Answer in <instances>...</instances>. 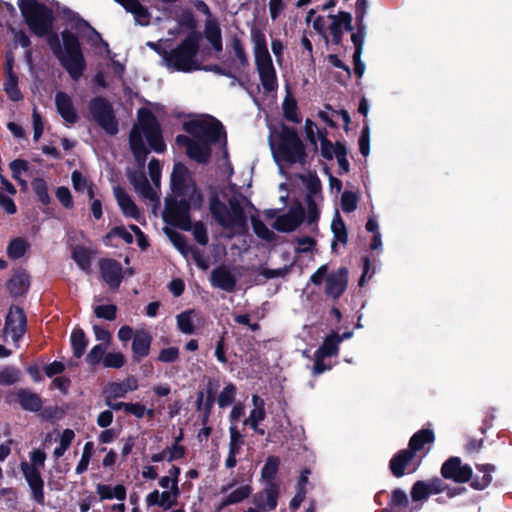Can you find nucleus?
Wrapping results in <instances>:
<instances>
[{
    "mask_svg": "<svg viewBox=\"0 0 512 512\" xmlns=\"http://www.w3.org/2000/svg\"><path fill=\"white\" fill-rule=\"evenodd\" d=\"M184 130L190 135H178L176 143L186 149L192 160L205 163L211 155V144L225 140L222 124L211 116H197L184 122Z\"/></svg>",
    "mask_w": 512,
    "mask_h": 512,
    "instance_id": "obj_1",
    "label": "nucleus"
},
{
    "mask_svg": "<svg viewBox=\"0 0 512 512\" xmlns=\"http://www.w3.org/2000/svg\"><path fill=\"white\" fill-rule=\"evenodd\" d=\"M147 144L158 153L165 149L156 118L148 109L142 108L138 111V123L130 133V147L140 165H143L148 154Z\"/></svg>",
    "mask_w": 512,
    "mask_h": 512,
    "instance_id": "obj_2",
    "label": "nucleus"
},
{
    "mask_svg": "<svg viewBox=\"0 0 512 512\" xmlns=\"http://www.w3.org/2000/svg\"><path fill=\"white\" fill-rule=\"evenodd\" d=\"M169 40L160 39L157 42H147L146 45L157 52L161 57V65L171 71L191 72L199 68L196 60L198 52V39L188 36L179 46L167 51Z\"/></svg>",
    "mask_w": 512,
    "mask_h": 512,
    "instance_id": "obj_3",
    "label": "nucleus"
},
{
    "mask_svg": "<svg viewBox=\"0 0 512 512\" xmlns=\"http://www.w3.org/2000/svg\"><path fill=\"white\" fill-rule=\"evenodd\" d=\"M269 146L275 162L282 167L284 164H305V146L294 129L282 127L269 136Z\"/></svg>",
    "mask_w": 512,
    "mask_h": 512,
    "instance_id": "obj_4",
    "label": "nucleus"
},
{
    "mask_svg": "<svg viewBox=\"0 0 512 512\" xmlns=\"http://www.w3.org/2000/svg\"><path fill=\"white\" fill-rule=\"evenodd\" d=\"M181 470L179 467L172 465L167 475L161 476L158 479V485L162 489H154L145 497L147 507H157L163 511H168L173 508L181 494L179 488V476Z\"/></svg>",
    "mask_w": 512,
    "mask_h": 512,
    "instance_id": "obj_5",
    "label": "nucleus"
},
{
    "mask_svg": "<svg viewBox=\"0 0 512 512\" xmlns=\"http://www.w3.org/2000/svg\"><path fill=\"white\" fill-rule=\"evenodd\" d=\"M251 41L255 64L263 88L266 91H273L277 88V75L271 55L268 51L266 36L263 31L257 28L251 30Z\"/></svg>",
    "mask_w": 512,
    "mask_h": 512,
    "instance_id": "obj_6",
    "label": "nucleus"
},
{
    "mask_svg": "<svg viewBox=\"0 0 512 512\" xmlns=\"http://www.w3.org/2000/svg\"><path fill=\"white\" fill-rule=\"evenodd\" d=\"M18 6L21 14L30 28L37 36L46 35L52 26V11L37 0H19Z\"/></svg>",
    "mask_w": 512,
    "mask_h": 512,
    "instance_id": "obj_7",
    "label": "nucleus"
},
{
    "mask_svg": "<svg viewBox=\"0 0 512 512\" xmlns=\"http://www.w3.org/2000/svg\"><path fill=\"white\" fill-rule=\"evenodd\" d=\"M63 51L59 52V59L69 75L78 80L85 69V61L82 55L77 37L69 32L62 33Z\"/></svg>",
    "mask_w": 512,
    "mask_h": 512,
    "instance_id": "obj_8",
    "label": "nucleus"
},
{
    "mask_svg": "<svg viewBox=\"0 0 512 512\" xmlns=\"http://www.w3.org/2000/svg\"><path fill=\"white\" fill-rule=\"evenodd\" d=\"M210 210L217 222L227 231L231 237L235 233L241 232L245 225V216L238 205L230 203V209L217 199L210 202Z\"/></svg>",
    "mask_w": 512,
    "mask_h": 512,
    "instance_id": "obj_9",
    "label": "nucleus"
},
{
    "mask_svg": "<svg viewBox=\"0 0 512 512\" xmlns=\"http://www.w3.org/2000/svg\"><path fill=\"white\" fill-rule=\"evenodd\" d=\"M90 113L96 121L108 134L118 132V123L115 119L112 106L103 98H95L89 105Z\"/></svg>",
    "mask_w": 512,
    "mask_h": 512,
    "instance_id": "obj_10",
    "label": "nucleus"
},
{
    "mask_svg": "<svg viewBox=\"0 0 512 512\" xmlns=\"http://www.w3.org/2000/svg\"><path fill=\"white\" fill-rule=\"evenodd\" d=\"M178 205H172L167 208L166 217L176 226L183 230L190 229L189 208L197 207L201 204L200 195H189L181 197Z\"/></svg>",
    "mask_w": 512,
    "mask_h": 512,
    "instance_id": "obj_11",
    "label": "nucleus"
},
{
    "mask_svg": "<svg viewBox=\"0 0 512 512\" xmlns=\"http://www.w3.org/2000/svg\"><path fill=\"white\" fill-rule=\"evenodd\" d=\"M26 331V317L23 310L17 306L11 307L6 317L4 336L11 338L17 344Z\"/></svg>",
    "mask_w": 512,
    "mask_h": 512,
    "instance_id": "obj_12",
    "label": "nucleus"
},
{
    "mask_svg": "<svg viewBox=\"0 0 512 512\" xmlns=\"http://www.w3.org/2000/svg\"><path fill=\"white\" fill-rule=\"evenodd\" d=\"M171 185L173 191L180 197L200 195L190 180L187 168L181 163L174 165L171 174Z\"/></svg>",
    "mask_w": 512,
    "mask_h": 512,
    "instance_id": "obj_13",
    "label": "nucleus"
},
{
    "mask_svg": "<svg viewBox=\"0 0 512 512\" xmlns=\"http://www.w3.org/2000/svg\"><path fill=\"white\" fill-rule=\"evenodd\" d=\"M304 219V209L300 205L292 206L286 213L276 217L272 226L280 232L294 231Z\"/></svg>",
    "mask_w": 512,
    "mask_h": 512,
    "instance_id": "obj_14",
    "label": "nucleus"
},
{
    "mask_svg": "<svg viewBox=\"0 0 512 512\" xmlns=\"http://www.w3.org/2000/svg\"><path fill=\"white\" fill-rule=\"evenodd\" d=\"M441 473L446 479L465 483L471 479L472 469L468 465H463L460 458L452 457L443 464Z\"/></svg>",
    "mask_w": 512,
    "mask_h": 512,
    "instance_id": "obj_15",
    "label": "nucleus"
},
{
    "mask_svg": "<svg viewBox=\"0 0 512 512\" xmlns=\"http://www.w3.org/2000/svg\"><path fill=\"white\" fill-rule=\"evenodd\" d=\"M300 179L308 190V213L311 221L317 217L316 200L312 197L321 198V181L314 173L308 172L300 175Z\"/></svg>",
    "mask_w": 512,
    "mask_h": 512,
    "instance_id": "obj_16",
    "label": "nucleus"
},
{
    "mask_svg": "<svg viewBox=\"0 0 512 512\" xmlns=\"http://www.w3.org/2000/svg\"><path fill=\"white\" fill-rule=\"evenodd\" d=\"M21 470L30 487L33 499L38 503L44 501V482L40 474V469L35 466H28L27 462L21 464Z\"/></svg>",
    "mask_w": 512,
    "mask_h": 512,
    "instance_id": "obj_17",
    "label": "nucleus"
},
{
    "mask_svg": "<svg viewBox=\"0 0 512 512\" xmlns=\"http://www.w3.org/2000/svg\"><path fill=\"white\" fill-rule=\"evenodd\" d=\"M102 279L111 289H117L123 278L122 266L113 259H102L99 262Z\"/></svg>",
    "mask_w": 512,
    "mask_h": 512,
    "instance_id": "obj_18",
    "label": "nucleus"
},
{
    "mask_svg": "<svg viewBox=\"0 0 512 512\" xmlns=\"http://www.w3.org/2000/svg\"><path fill=\"white\" fill-rule=\"evenodd\" d=\"M252 409L243 424L249 426L255 433L264 435L265 430L260 427V423L266 418L265 401L258 395H252Z\"/></svg>",
    "mask_w": 512,
    "mask_h": 512,
    "instance_id": "obj_19",
    "label": "nucleus"
},
{
    "mask_svg": "<svg viewBox=\"0 0 512 512\" xmlns=\"http://www.w3.org/2000/svg\"><path fill=\"white\" fill-rule=\"evenodd\" d=\"M352 17L349 13L340 12L337 15L328 16L327 34L332 37L335 44H339L343 34V28L352 30Z\"/></svg>",
    "mask_w": 512,
    "mask_h": 512,
    "instance_id": "obj_20",
    "label": "nucleus"
},
{
    "mask_svg": "<svg viewBox=\"0 0 512 512\" xmlns=\"http://www.w3.org/2000/svg\"><path fill=\"white\" fill-rule=\"evenodd\" d=\"M210 282L213 287L232 292L236 286L237 278L232 269L227 266H220L211 272Z\"/></svg>",
    "mask_w": 512,
    "mask_h": 512,
    "instance_id": "obj_21",
    "label": "nucleus"
},
{
    "mask_svg": "<svg viewBox=\"0 0 512 512\" xmlns=\"http://www.w3.org/2000/svg\"><path fill=\"white\" fill-rule=\"evenodd\" d=\"M55 105L58 113L67 124H74L78 120L72 98L68 94L57 92L55 95Z\"/></svg>",
    "mask_w": 512,
    "mask_h": 512,
    "instance_id": "obj_22",
    "label": "nucleus"
},
{
    "mask_svg": "<svg viewBox=\"0 0 512 512\" xmlns=\"http://www.w3.org/2000/svg\"><path fill=\"white\" fill-rule=\"evenodd\" d=\"M347 275L348 271L345 268H339L328 275L326 279V294L338 298L347 287Z\"/></svg>",
    "mask_w": 512,
    "mask_h": 512,
    "instance_id": "obj_23",
    "label": "nucleus"
},
{
    "mask_svg": "<svg viewBox=\"0 0 512 512\" xmlns=\"http://www.w3.org/2000/svg\"><path fill=\"white\" fill-rule=\"evenodd\" d=\"M278 491L277 488L270 483L261 492H258L253 497V503L262 512L274 510L277 506Z\"/></svg>",
    "mask_w": 512,
    "mask_h": 512,
    "instance_id": "obj_24",
    "label": "nucleus"
},
{
    "mask_svg": "<svg viewBox=\"0 0 512 512\" xmlns=\"http://www.w3.org/2000/svg\"><path fill=\"white\" fill-rule=\"evenodd\" d=\"M139 387L138 381L135 377L130 376L122 382H112L107 385L105 393L107 399H116L124 397L128 392L137 390Z\"/></svg>",
    "mask_w": 512,
    "mask_h": 512,
    "instance_id": "obj_25",
    "label": "nucleus"
},
{
    "mask_svg": "<svg viewBox=\"0 0 512 512\" xmlns=\"http://www.w3.org/2000/svg\"><path fill=\"white\" fill-rule=\"evenodd\" d=\"M113 193L124 216L138 220L141 214L131 197L120 187H114Z\"/></svg>",
    "mask_w": 512,
    "mask_h": 512,
    "instance_id": "obj_26",
    "label": "nucleus"
},
{
    "mask_svg": "<svg viewBox=\"0 0 512 512\" xmlns=\"http://www.w3.org/2000/svg\"><path fill=\"white\" fill-rule=\"evenodd\" d=\"M129 180L137 193L145 199L154 201L157 199V194L152 188L143 172H133L129 174Z\"/></svg>",
    "mask_w": 512,
    "mask_h": 512,
    "instance_id": "obj_27",
    "label": "nucleus"
},
{
    "mask_svg": "<svg viewBox=\"0 0 512 512\" xmlns=\"http://www.w3.org/2000/svg\"><path fill=\"white\" fill-rule=\"evenodd\" d=\"M151 336L144 330H139L134 334L132 350L136 358L146 357L150 352Z\"/></svg>",
    "mask_w": 512,
    "mask_h": 512,
    "instance_id": "obj_28",
    "label": "nucleus"
},
{
    "mask_svg": "<svg viewBox=\"0 0 512 512\" xmlns=\"http://www.w3.org/2000/svg\"><path fill=\"white\" fill-rule=\"evenodd\" d=\"M118 3L124 6V8L132 13L135 18V22L139 25L146 26L149 24V13L148 10L142 6L138 0H116Z\"/></svg>",
    "mask_w": 512,
    "mask_h": 512,
    "instance_id": "obj_29",
    "label": "nucleus"
},
{
    "mask_svg": "<svg viewBox=\"0 0 512 512\" xmlns=\"http://www.w3.org/2000/svg\"><path fill=\"white\" fill-rule=\"evenodd\" d=\"M96 491L101 500L117 499L124 501L126 498V488L121 484L115 486L99 484L96 487Z\"/></svg>",
    "mask_w": 512,
    "mask_h": 512,
    "instance_id": "obj_30",
    "label": "nucleus"
},
{
    "mask_svg": "<svg viewBox=\"0 0 512 512\" xmlns=\"http://www.w3.org/2000/svg\"><path fill=\"white\" fill-rule=\"evenodd\" d=\"M29 287V276L27 273L16 272L8 282V288L13 296L23 295Z\"/></svg>",
    "mask_w": 512,
    "mask_h": 512,
    "instance_id": "obj_31",
    "label": "nucleus"
},
{
    "mask_svg": "<svg viewBox=\"0 0 512 512\" xmlns=\"http://www.w3.org/2000/svg\"><path fill=\"white\" fill-rule=\"evenodd\" d=\"M413 458L410 450H402L398 452L390 461V469L395 477L404 475L406 464Z\"/></svg>",
    "mask_w": 512,
    "mask_h": 512,
    "instance_id": "obj_32",
    "label": "nucleus"
},
{
    "mask_svg": "<svg viewBox=\"0 0 512 512\" xmlns=\"http://www.w3.org/2000/svg\"><path fill=\"white\" fill-rule=\"evenodd\" d=\"M72 185L75 191L83 193L87 192L90 199L95 196L94 185L81 172L75 170L71 175Z\"/></svg>",
    "mask_w": 512,
    "mask_h": 512,
    "instance_id": "obj_33",
    "label": "nucleus"
},
{
    "mask_svg": "<svg viewBox=\"0 0 512 512\" xmlns=\"http://www.w3.org/2000/svg\"><path fill=\"white\" fill-rule=\"evenodd\" d=\"M197 313L194 310H188L177 316L178 329L184 334H192L195 331V320Z\"/></svg>",
    "mask_w": 512,
    "mask_h": 512,
    "instance_id": "obj_34",
    "label": "nucleus"
},
{
    "mask_svg": "<svg viewBox=\"0 0 512 512\" xmlns=\"http://www.w3.org/2000/svg\"><path fill=\"white\" fill-rule=\"evenodd\" d=\"M342 338L338 334L332 333L324 340L323 345L316 351L318 355L324 357L336 356L338 354V346Z\"/></svg>",
    "mask_w": 512,
    "mask_h": 512,
    "instance_id": "obj_35",
    "label": "nucleus"
},
{
    "mask_svg": "<svg viewBox=\"0 0 512 512\" xmlns=\"http://www.w3.org/2000/svg\"><path fill=\"white\" fill-rule=\"evenodd\" d=\"M253 489L249 484H243L231 491L222 502L223 506L239 503L250 496Z\"/></svg>",
    "mask_w": 512,
    "mask_h": 512,
    "instance_id": "obj_36",
    "label": "nucleus"
},
{
    "mask_svg": "<svg viewBox=\"0 0 512 512\" xmlns=\"http://www.w3.org/2000/svg\"><path fill=\"white\" fill-rule=\"evenodd\" d=\"M72 258L78 267L84 272H90L91 267V251L82 246H76L72 250Z\"/></svg>",
    "mask_w": 512,
    "mask_h": 512,
    "instance_id": "obj_37",
    "label": "nucleus"
},
{
    "mask_svg": "<svg viewBox=\"0 0 512 512\" xmlns=\"http://www.w3.org/2000/svg\"><path fill=\"white\" fill-rule=\"evenodd\" d=\"M166 234L168 235L175 248L183 255V257L189 259L190 252L192 251L193 247L187 243L185 237L182 234L170 229H166Z\"/></svg>",
    "mask_w": 512,
    "mask_h": 512,
    "instance_id": "obj_38",
    "label": "nucleus"
},
{
    "mask_svg": "<svg viewBox=\"0 0 512 512\" xmlns=\"http://www.w3.org/2000/svg\"><path fill=\"white\" fill-rule=\"evenodd\" d=\"M434 440V434L430 430H422L412 436L409 442V448L412 453L417 452L423 448L426 443H431Z\"/></svg>",
    "mask_w": 512,
    "mask_h": 512,
    "instance_id": "obj_39",
    "label": "nucleus"
},
{
    "mask_svg": "<svg viewBox=\"0 0 512 512\" xmlns=\"http://www.w3.org/2000/svg\"><path fill=\"white\" fill-rule=\"evenodd\" d=\"M18 399L20 402V405L30 411H37L41 407V400L40 398L29 391L22 390L18 393Z\"/></svg>",
    "mask_w": 512,
    "mask_h": 512,
    "instance_id": "obj_40",
    "label": "nucleus"
},
{
    "mask_svg": "<svg viewBox=\"0 0 512 512\" xmlns=\"http://www.w3.org/2000/svg\"><path fill=\"white\" fill-rule=\"evenodd\" d=\"M331 229L334 234V238L336 241L346 244L348 240V234L346 226L343 222V220L340 217V214L338 211L335 212L332 223H331Z\"/></svg>",
    "mask_w": 512,
    "mask_h": 512,
    "instance_id": "obj_41",
    "label": "nucleus"
},
{
    "mask_svg": "<svg viewBox=\"0 0 512 512\" xmlns=\"http://www.w3.org/2000/svg\"><path fill=\"white\" fill-rule=\"evenodd\" d=\"M29 243L23 238L13 239L7 247V255L12 259H18L25 255Z\"/></svg>",
    "mask_w": 512,
    "mask_h": 512,
    "instance_id": "obj_42",
    "label": "nucleus"
},
{
    "mask_svg": "<svg viewBox=\"0 0 512 512\" xmlns=\"http://www.w3.org/2000/svg\"><path fill=\"white\" fill-rule=\"evenodd\" d=\"M71 344L74 356L80 358L84 354L87 347V340L82 330L77 329L72 332Z\"/></svg>",
    "mask_w": 512,
    "mask_h": 512,
    "instance_id": "obj_43",
    "label": "nucleus"
},
{
    "mask_svg": "<svg viewBox=\"0 0 512 512\" xmlns=\"http://www.w3.org/2000/svg\"><path fill=\"white\" fill-rule=\"evenodd\" d=\"M4 91L12 101H19L22 99V94L18 88V77L6 76L4 82Z\"/></svg>",
    "mask_w": 512,
    "mask_h": 512,
    "instance_id": "obj_44",
    "label": "nucleus"
},
{
    "mask_svg": "<svg viewBox=\"0 0 512 512\" xmlns=\"http://www.w3.org/2000/svg\"><path fill=\"white\" fill-rule=\"evenodd\" d=\"M207 40L211 43L213 48L220 52L222 50V39L220 28L216 24H208L205 29Z\"/></svg>",
    "mask_w": 512,
    "mask_h": 512,
    "instance_id": "obj_45",
    "label": "nucleus"
},
{
    "mask_svg": "<svg viewBox=\"0 0 512 512\" xmlns=\"http://www.w3.org/2000/svg\"><path fill=\"white\" fill-rule=\"evenodd\" d=\"M75 437L74 431L71 429H65L60 436L59 446L54 449L53 455L55 458H60L64 455L65 451L71 445Z\"/></svg>",
    "mask_w": 512,
    "mask_h": 512,
    "instance_id": "obj_46",
    "label": "nucleus"
},
{
    "mask_svg": "<svg viewBox=\"0 0 512 512\" xmlns=\"http://www.w3.org/2000/svg\"><path fill=\"white\" fill-rule=\"evenodd\" d=\"M235 396H236L235 385H233L231 383L227 384L223 388V390L220 392V394L218 395L217 403H218L219 407L225 408V407L230 406L234 402Z\"/></svg>",
    "mask_w": 512,
    "mask_h": 512,
    "instance_id": "obj_47",
    "label": "nucleus"
},
{
    "mask_svg": "<svg viewBox=\"0 0 512 512\" xmlns=\"http://www.w3.org/2000/svg\"><path fill=\"white\" fill-rule=\"evenodd\" d=\"M252 227L255 234L268 242H271L275 239V234L272 230H270L261 220L252 217L251 219Z\"/></svg>",
    "mask_w": 512,
    "mask_h": 512,
    "instance_id": "obj_48",
    "label": "nucleus"
},
{
    "mask_svg": "<svg viewBox=\"0 0 512 512\" xmlns=\"http://www.w3.org/2000/svg\"><path fill=\"white\" fill-rule=\"evenodd\" d=\"M32 188L36 193L39 201L46 205L50 202V196L48 193L47 183L42 178H36L32 181Z\"/></svg>",
    "mask_w": 512,
    "mask_h": 512,
    "instance_id": "obj_49",
    "label": "nucleus"
},
{
    "mask_svg": "<svg viewBox=\"0 0 512 512\" xmlns=\"http://www.w3.org/2000/svg\"><path fill=\"white\" fill-rule=\"evenodd\" d=\"M279 464H280L279 458H277L275 456L268 457L266 460V463L261 471L262 478L267 481H271L275 477V475L278 471Z\"/></svg>",
    "mask_w": 512,
    "mask_h": 512,
    "instance_id": "obj_50",
    "label": "nucleus"
},
{
    "mask_svg": "<svg viewBox=\"0 0 512 512\" xmlns=\"http://www.w3.org/2000/svg\"><path fill=\"white\" fill-rule=\"evenodd\" d=\"M358 203V196L352 191H344L341 195L340 204L341 209L350 213L356 210Z\"/></svg>",
    "mask_w": 512,
    "mask_h": 512,
    "instance_id": "obj_51",
    "label": "nucleus"
},
{
    "mask_svg": "<svg viewBox=\"0 0 512 512\" xmlns=\"http://www.w3.org/2000/svg\"><path fill=\"white\" fill-rule=\"evenodd\" d=\"M283 112L284 116L294 122L298 123L300 122V118L297 113V104L296 101L291 97H286L283 102Z\"/></svg>",
    "mask_w": 512,
    "mask_h": 512,
    "instance_id": "obj_52",
    "label": "nucleus"
},
{
    "mask_svg": "<svg viewBox=\"0 0 512 512\" xmlns=\"http://www.w3.org/2000/svg\"><path fill=\"white\" fill-rule=\"evenodd\" d=\"M232 50L235 54L236 61H237L238 65L241 68H245L249 63V60H248V56L244 50V47L238 38H233Z\"/></svg>",
    "mask_w": 512,
    "mask_h": 512,
    "instance_id": "obj_53",
    "label": "nucleus"
},
{
    "mask_svg": "<svg viewBox=\"0 0 512 512\" xmlns=\"http://www.w3.org/2000/svg\"><path fill=\"white\" fill-rule=\"evenodd\" d=\"M428 487L425 481H417L414 483L411 489V497L414 502H420L426 500L430 493L428 491Z\"/></svg>",
    "mask_w": 512,
    "mask_h": 512,
    "instance_id": "obj_54",
    "label": "nucleus"
},
{
    "mask_svg": "<svg viewBox=\"0 0 512 512\" xmlns=\"http://www.w3.org/2000/svg\"><path fill=\"white\" fill-rule=\"evenodd\" d=\"M92 453H93V443L87 442L84 445L81 459L75 469L77 474H81L84 471H86V469L89 465L90 459L92 457Z\"/></svg>",
    "mask_w": 512,
    "mask_h": 512,
    "instance_id": "obj_55",
    "label": "nucleus"
},
{
    "mask_svg": "<svg viewBox=\"0 0 512 512\" xmlns=\"http://www.w3.org/2000/svg\"><path fill=\"white\" fill-rule=\"evenodd\" d=\"M178 441L179 439H177L173 445L163 450L164 453H166L167 462L169 463L181 459L185 455V447L180 445Z\"/></svg>",
    "mask_w": 512,
    "mask_h": 512,
    "instance_id": "obj_56",
    "label": "nucleus"
},
{
    "mask_svg": "<svg viewBox=\"0 0 512 512\" xmlns=\"http://www.w3.org/2000/svg\"><path fill=\"white\" fill-rule=\"evenodd\" d=\"M125 363L124 355L120 352H111L105 355L103 365L107 368H121Z\"/></svg>",
    "mask_w": 512,
    "mask_h": 512,
    "instance_id": "obj_57",
    "label": "nucleus"
},
{
    "mask_svg": "<svg viewBox=\"0 0 512 512\" xmlns=\"http://www.w3.org/2000/svg\"><path fill=\"white\" fill-rule=\"evenodd\" d=\"M106 349H107V346L104 345V344H98V345H95L91 350L90 352L88 353L87 357H86V361L90 364V365H96L98 364L102 359H104L105 357V352H106Z\"/></svg>",
    "mask_w": 512,
    "mask_h": 512,
    "instance_id": "obj_58",
    "label": "nucleus"
},
{
    "mask_svg": "<svg viewBox=\"0 0 512 512\" xmlns=\"http://www.w3.org/2000/svg\"><path fill=\"white\" fill-rule=\"evenodd\" d=\"M19 377V370L13 367H6L0 372V384L12 385L19 380Z\"/></svg>",
    "mask_w": 512,
    "mask_h": 512,
    "instance_id": "obj_59",
    "label": "nucleus"
},
{
    "mask_svg": "<svg viewBox=\"0 0 512 512\" xmlns=\"http://www.w3.org/2000/svg\"><path fill=\"white\" fill-rule=\"evenodd\" d=\"M194 236V239L201 245L208 243L207 230L201 222H197L194 225L190 224V229Z\"/></svg>",
    "mask_w": 512,
    "mask_h": 512,
    "instance_id": "obj_60",
    "label": "nucleus"
},
{
    "mask_svg": "<svg viewBox=\"0 0 512 512\" xmlns=\"http://www.w3.org/2000/svg\"><path fill=\"white\" fill-rule=\"evenodd\" d=\"M408 503H409V500H408V496L405 493V491H403L401 489H395L392 492L390 504L393 507L406 508L408 506Z\"/></svg>",
    "mask_w": 512,
    "mask_h": 512,
    "instance_id": "obj_61",
    "label": "nucleus"
},
{
    "mask_svg": "<svg viewBox=\"0 0 512 512\" xmlns=\"http://www.w3.org/2000/svg\"><path fill=\"white\" fill-rule=\"evenodd\" d=\"M179 358V349L176 347L164 348L159 352L158 360L163 363H173Z\"/></svg>",
    "mask_w": 512,
    "mask_h": 512,
    "instance_id": "obj_62",
    "label": "nucleus"
},
{
    "mask_svg": "<svg viewBox=\"0 0 512 512\" xmlns=\"http://www.w3.org/2000/svg\"><path fill=\"white\" fill-rule=\"evenodd\" d=\"M9 167L12 172L13 179H19V177H22L23 173L28 171L29 164L26 160L16 159L10 163Z\"/></svg>",
    "mask_w": 512,
    "mask_h": 512,
    "instance_id": "obj_63",
    "label": "nucleus"
},
{
    "mask_svg": "<svg viewBox=\"0 0 512 512\" xmlns=\"http://www.w3.org/2000/svg\"><path fill=\"white\" fill-rule=\"evenodd\" d=\"M94 312L98 318H103L110 321L116 318L115 305H100L95 308Z\"/></svg>",
    "mask_w": 512,
    "mask_h": 512,
    "instance_id": "obj_64",
    "label": "nucleus"
}]
</instances>
